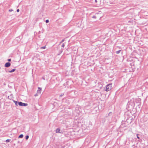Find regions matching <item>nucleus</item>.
Segmentation results:
<instances>
[{
  "label": "nucleus",
  "instance_id": "obj_1",
  "mask_svg": "<svg viewBox=\"0 0 148 148\" xmlns=\"http://www.w3.org/2000/svg\"><path fill=\"white\" fill-rule=\"evenodd\" d=\"M112 84H109L106 86V91H108L110 90L112 88Z\"/></svg>",
  "mask_w": 148,
  "mask_h": 148
},
{
  "label": "nucleus",
  "instance_id": "obj_2",
  "mask_svg": "<svg viewBox=\"0 0 148 148\" xmlns=\"http://www.w3.org/2000/svg\"><path fill=\"white\" fill-rule=\"evenodd\" d=\"M18 105L21 106H27V104L22 103L21 102H18Z\"/></svg>",
  "mask_w": 148,
  "mask_h": 148
},
{
  "label": "nucleus",
  "instance_id": "obj_3",
  "mask_svg": "<svg viewBox=\"0 0 148 148\" xmlns=\"http://www.w3.org/2000/svg\"><path fill=\"white\" fill-rule=\"evenodd\" d=\"M10 62H7L5 64V66L6 67H8L10 66Z\"/></svg>",
  "mask_w": 148,
  "mask_h": 148
},
{
  "label": "nucleus",
  "instance_id": "obj_4",
  "mask_svg": "<svg viewBox=\"0 0 148 148\" xmlns=\"http://www.w3.org/2000/svg\"><path fill=\"white\" fill-rule=\"evenodd\" d=\"M41 88L40 87H38V89L37 91V93L38 94H40L41 93Z\"/></svg>",
  "mask_w": 148,
  "mask_h": 148
},
{
  "label": "nucleus",
  "instance_id": "obj_5",
  "mask_svg": "<svg viewBox=\"0 0 148 148\" xmlns=\"http://www.w3.org/2000/svg\"><path fill=\"white\" fill-rule=\"evenodd\" d=\"M60 130L59 128H57L56 130V133H60L61 132H60Z\"/></svg>",
  "mask_w": 148,
  "mask_h": 148
},
{
  "label": "nucleus",
  "instance_id": "obj_6",
  "mask_svg": "<svg viewBox=\"0 0 148 148\" xmlns=\"http://www.w3.org/2000/svg\"><path fill=\"white\" fill-rule=\"evenodd\" d=\"M15 103V105L16 106H17L18 105V101H14V100L13 101Z\"/></svg>",
  "mask_w": 148,
  "mask_h": 148
},
{
  "label": "nucleus",
  "instance_id": "obj_7",
  "mask_svg": "<svg viewBox=\"0 0 148 148\" xmlns=\"http://www.w3.org/2000/svg\"><path fill=\"white\" fill-rule=\"evenodd\" d=\"M15 69H14L11 71H9V72L10 73H12L14 72L15 70Z\"/></svg>",
  "mask_w": 148,
  "mask_h": 148
},
{
  "label": "nucleus",
  "instance_id": "obj_8",
  "mask_svg": "<svg viewBox=\"0 0 148 148\" xmlns=\"http://www.w3.org/2000/svg\"><path fill=\"white\" fill-rule=\"evenodd\" d=\"M23 136V134H21L19 136H18V138H22Z\"/></svg>",
  "mask_w": 148,
  "mask_h": 148
},
{
  "label": "nucleus",
  "instance_id": "obj_9",
  "mask_svg": "<svg viewBox=\"0 0 148 148\" xmlns=\"http://www.w3.org/2000/svg\"><path fill=\"white\" fill-rule=\"evenodd\" d=\"M121 51V50H119V51H116V54H119V53H120V52Z\"/></svg>",
  "mask_w": 148,
  "mask_h": 148
},
{
  "label": "nucleus",
  "instance_id": "obj_10",
  "mask_svg": "<svg viewBox=\"0 0 148 148\" xmlns=\"http://www.w3.org/2000/svg\"><path fill=\"white\" fill-rule=\"evenodd\" d=\"M46 48V47L45 46H44V47H40V49H45Z\"/></svg>",
  "mask_w": 148,
  "mask_h": 148
},
{
  "label": "nucleus",
  "instance_id": "obj_11",
  "mask_svg": "<svg viewBox=\"0 0 148 148\" xmlns=\"http://www.w3.org/2000/svg\"><path fill=\"white\" fill-rule=\"evenodd\" d=\"M29 137L28 136V135L26 136H25V139H26V140L28 139V138H29Z\"/></svg>",
  "mask_w": 148,
  "mask_h": 148
},
{
  "label": "nucleus",
  "instance_id": "obj_12",
  "mask_svg": "<svg viewBox=\"0 0 148 148\" xmlns=\"http://www.w3.org/2000/svg\"><path fill=\"white\" fill-rule=\"evenodd\" d=\"M10 141V139H7V140H6V141L7 142H9Z\"/></svg>",
  "mask_w": 148,
  "mask_h": 148
},
{
  "label": "nucleus",
  "instance_id": "obj_13",
  "mask_svg": "<svg viewBox=\"0 0 148 148\" xmlns=\"http://www.w3.org/2000/svg\"><path fill=\"white\" fill-rule=\"evenodd\" d=\"M46 23H48L49 22V20H47L45 21Z\"/></svg>",
  "mask_w": 148,
  "mask_h": 148
},
{
  "label": "nucleus",
  "instance_id": "obj_14",
  "mask_svg": "<svg viewBox=\"0 0 148 148\" xmlns=\"http://www.w3.org/2000/svg\"><path fill=\"white\" fill-rule=\"evenodd\" d=\"M92 18H96V16H93Z\"/></svg>",
  "mask_w": 148,
  "mask_h": 148
},
{
  "label": "nucleus",
  "instance_id": "obj_15",
  "mask_svg": "<svg viewBox=\"0 0 148 148\" xmlns=\"http://www.w3.org/2000/svg\"><path fill=\"white\" fill-rule=\"evenodd\" d=\"M64 45H65L64 44V43H63L62 45V47H64Z\"/></svg>",
  "mask_w": 148,
  "mask_h": 148
},
{
  "label": "nucleus",
  "instance_id": "obj_16",
  "mask_svg": "<svg viewBox=\"0 0 148 148\" xmlns=\"http://www.w3.org/2000/svg\"><path fill=\"white\" fill-rule=\"evenodd\" d=\"M38 94L37 93L36 94L34 95V96L35 97L37 96L38 95Z\"/></svg>",
  "mask_w": 148,
  "mask_h": 148
},
{
  "label": "nucleus",
  "instance_id": "obj_17",
  "mask_svg": "<svg viewBox=\"0 0 148 148\" xmlns=\"http://www.w3.org/2000/svg\"><path fill=\"white\" fill-rule=\"evenodd\" d=\"M8 61L9 62H10V61H11V59H8Z\"/></svg>",
  "mask_w": 148,
  "mask_h": 148
},
{
  "label": "nucleus",
  "instance_id": "obj_18",
  "mask_svg": "<svg viewBox=\"0 0 148 148\" xmlns=\"http://www.w3.org/2000/svg\"><path fill=\"white\" fill-rule=\"evenodd\" d=\"M112 114V113L111 112H110L109 113L108 115H111Z\"/></svg>",
  "mask_w": 148,
  "mask_h": 148
},
{
  "label": "nucleus",
  "instance_id": "obj_19",
  "mask_svg": "<svg viewBox=\"0 0 148 148\" xmlns=\"http://www.w3.org/2000/svg\"><path fill=\"white\" fill-rule=\"evenodd\" d=\"M64 41V40H62L60 42V43H61L62 42H63Z\"/></svg>",
  "mask_w": 148,
  "mask_h": 148
},
{
  "label": "nucleus",
  "instance_id": "obj_20",
  "mask_svg": "<svg viewBox=\"0 0 148 148\" xmlns=\"http://www.w3.org/2000/svg\"><path fill=\"white\" fill-rule=\"evenodd\" d=\"M138 134H137V138L138 139L139 138V137L138 136Z\"/></svg>",
  "mask_w": 148,
  "mask_h": 148
},
{
  "label": "nucleus",
  "instance_id": "obj_21",
  "mask_svg": "<svg viewBox=\"0 0 148 148\" xmlns=\"http://www.w3.org/2000/svg\"><path fill=\"white\" fill-rule=\"evenodd\" d=\"M13 11V10H12V9L10 10H9V11H10V12H11V11Z\"/></svg>",
  "mask_w": 148,
  "mask_h": 148
},
{
  "label": "nucleus",
  "instance_id": "obj_22",
  "mask_svg": "<svg viewBox=\"0 0 148 148\" xmlns=\"http://www.w3.org/2000/svg\"><path fill=\"white\" fill-rule=\"evenodd\" d=\"M17 11L18 12H19V10L18 9H17Z\"/></svg>",
  "mask_w": 148,
  "mask_h": 148
},
{
  "label": "nucleus",
  "instance_id": "obj_23",
  "mask_svg": "<svg viewBox=\"0 0 148 148\" xmlns=\"http://www.w3.org/2000/svg\"><path fill=\"white\" fill-rule=\"evenodd\" d=\"M95 3H97V0H95Z\"/></svg>",
  "mask_w": 148,
  "mask_h": 148
},
{
  "label": "nucleus",
  "instance_id": "obj_24",
  "mask_svg": "<svg viewBox=\"0 0 148 148\" xmlns=\"http://www.w3.org/2000/svg\"><path fill=\"white\" fill-rule=\"evenodd\" d=\"M63 95H64L63 94V95L61 94V95H60V97L62 96Z\"/></svg>",
  "mask_w": 148,
  "mask_h": 148
},
{
  "label": "nucleus",
  "instance_id": "obj_25",
  "mask_svg": "<svg viewBox=\"0 0 148 148\" xmlns=\"http://www.w3.org/2000/svg\"><path fill=\"white\" fill-rule=\"evenodd\" d=\"M43 79H44V80L45 79V78H43Z\"/></svg>",
  "mask_w": 148,
  "mask_h": 148
},
{
  "label": "nucleus",
  "instance_id": "obj_26",
  "mask_svg": "<svg viewBox=\"0 0 148 148\" xmlns=\"http://www.w3.org/2000/svg\"><path fill=\"white\" fill-rule=\"evenodd\" d=\"M1 67H0V69H1Z\"/></svg>",
  "mask_w": 148,
  "mask_h": 148
}]
</instances>
